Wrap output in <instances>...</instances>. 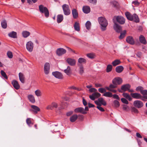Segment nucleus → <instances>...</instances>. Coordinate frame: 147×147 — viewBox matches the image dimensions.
<instances>
[{
	"mask_svg": "<svg viewBox=\"0 0 147 147\" xmlns=\"http://www.w3.org/2000/svg\"><path fill=\"white\" fill-rule=\"evenodd\" d=\"M99 24L101 26V28L102 31L106 30V27L108 25V22L106 19L104 17H100L98 18Z\"/></svg>",
	"mask_w": 147,
	"mask_h": 147,
	"instance_id": "f257e3e1",
	"label": "nucleus"
},
{
	"mask_svg": "<svg viewBox=\"0 0 147 147\" xmlns=\"http://www.w3.org/2000/svg\"><path fill=\"white\" fill-rule=\"evenodd\" d=\"M39 10L40 12L44 14L45 17L48 18L49 16V11L47 8L41 5L39 6Z\"/></svg>",
	"mask_w": 147,
	"mask_h": 147,
	"instance_id": "f03ea898",
	"label": "nucleus"
},
{
	"mask_svg": "<svg viewBox=\"0 0 147 147\" xmlns=\"http://www.w3.org/2000/svg\"><path fill=\"white\" fill-rule=\"evenodd\" d=\"M64 14L66 15H69L71 13L70 10L69 5L66 4H64L62 6Z\"/></svg>",
	"mask_w": 147,
	"mask_h": 147,
	"instance_id": "7ed1b4c3",
	"label": "nucleus"
},
{
	"mask_svg": "<svg viewBox=\"0 0 147 147\" xmlns=\"http://www.w3.org/2000/svg\"><path fill=\"white\" fill-rule=\"evenodd\" d=\"M26 49L29 52H32L33 50L34 47L33 43L31 41H28L26 43Z\"/></svg>",
	"mask_w": 147,
	"mask_h": 147,
	"instance_id": "20e7f679",
	"label": "nucleus"
},
{
	"mask_svg": "<svg viewBox=\"0 0 147 147\" xmlns=\"http://www.w3.org/2000/svg\"><path fill=\"white\" fill-rule=\"evenodd\" d=\"M115 19L117 21L121 24H124L125 22V19L123 17L120 16H115L114 19Z\"/></svg>",
	"mask_w": 147,
	"mask_h": 147,
	"instance_id": "39448f33",
	"label": "nucleus"
},
{
	"mask_svg": "<svg viewBox=\"0 0 147 147\" xmlns=\"http://www.w3.org/2000/svg\"><path fill=\"white\" fill-rule=\"evenodd\" d=\"M113 22L114 23L113 28L118 33L120 32L122 30V27L116 23L114 19H113Z\"/></svg>",
	"mask_w": 147,
	"mask_h": 147,
	"instance_id": "423d86ee",
	"label": "nucleus"
},
{
	"mask_svg": "<svg viewBox=\"0 0 147 147\" xmlns=\"http://www.w3.org/2000/svg\"><path fill=\"white\" fill-rule=\"evenodd\" d=\"M133 105L135 107L139 109L143 107L144 104L142 101L137 100L134 101Z\"/></svg>",
	"mask_w": 147,
	"mask_h": 147,
	"instance_id": "0eeeda50",
	"label": "nucleus"
},
{
	"mask_svg": "<svg viewBox=\"0 0 147 147\" xmlns=\"http://www.w3.org/2000/svg\"><path fill=\"white\" fill-rule=\"evenodd\" d=\"M131 86L129 84H126L123 85L121 86V89H118V91L120 92H122V91H126L127 90H128L130 88Z\"/></svg>",
	"mask_w": 147,
	"mask_h": 147,
	"instance_id": "6e6552de",
	"label": "nucleus"
},
{
	"mask_svg": "<svg viewBox=\"0 0 147 147\" xmlns=\"http://www.w3.org/2000/svg\"><path fill=\"white\" fill-rule=\"evenodd\" d=\"M122 81V80L121 78L117 77L113 80L112 82L113 84H115L117 86V85L121 84Z\"/></svg>",
	"mask_w": 147,
	"mask_h": 147,
	"instance_id": "1a4fd4ad",
	"label": "nucleus"
},
{
	"mask_svg": "<svg viewBox=\"0 0 147 147\" xmlns=\"http://www.w3.org/2000/svg\"><path fill=\"white\" fill-rule=\"evenodd\" d=\"M58 107V104L55 102H53L51 104L48 105L47 108L46 109L47 110H53L54 108H56Z\"/></svg>",
	"mask_w": 147,
	"mask_h": 147,
	"instance_id": "9d476101",
	"label": "nucleus"
},
{
	"mask_svg": "<svg viewBox=\"0 0 147 147\" xmlns=\"http://www.w3.org/2000/svg\"><path fill=\"white\" fill-rule=\"evenodd\" d=\"M50 65L49 63H45L44 66V71L45 74H48L50 71Z\"/></svg>",
	"mask_w": 147,
	"mask_h": 147,
	"instance_id": "9b49d317",
	"label": "nucleus"
},
{
	"mask_svg": "<svg viewBox=\"0 0 147 147\" xmlns=\"http://www.w3.org/2000/svg\"><path fill=\"white\" fill-rule=\"evenodd\" d=\"M52 74L54 76L57 78L60 79L63 78V76L62 74L59 71H56L53 72Z\"/></svg>",
	"mask_w": 147,
	"mask_h": 147,
	"instance_id": "f8f14e48",
	"label": "nucleus"
},
{
	"mask_svg": "<svg viewBox=\"0 0 147 147\" xmlns=\"http://www.w3.org/2000/svg\"><path fill=\"white\" fill-rule=\"evenodd\" d=\"M101 94L98 92H95L91 95L89 96L90 98L92 100H94L96 98H97L100 96Z\"/></svg>",
	"mask_w": 147,
	"mask_h": 147,
	"instance_id": "ddd939ff",
	"label": "nucleus"
},
{
	"mask_svg": "<svg viewBox=\"0 0 147 147\" xmlns=\"http://www.w3.org/2000/svg\"><path fill=\"white\" fill-rule=\"evenodd\" d=\"M66 52V50L62 48H59L57 49L56 53L59 56H61L65 54Z\"/></svg>",
	"mask_w": 147,
	"mask_h": 147,
	"instance_id": "4468645a",
	"label": "nucleus"
},
{
	"mask_svg": "<svg viewBox=\"0 0 147 147\" xmlns=\"http://www.w3.org/2000/svg\"><path fill=\"white\" fill-rule=\"evenodd\" d=\"M66 62L71 66H74L76 64V60L74 59L68 58L66 59Z\"/></svg>",
	"mask_w": 147,
	"mask_h": 147,
	"instance_id": "2eb2a0df",
	"label": "nucleus"
},
{
	"mask_svg": "<svg viewBox=\"0 0 147 147\" xmlns=\"http://www.w3.org/2000/svg\"><path fill=\"white\" fill-rule=\"evenodd\" d=\"M126 40L127 43L131 45H134L135 44L134 39L132 36H129L127 37Z\"/></svg>",
	"mask_w": 147,
	"mask_h": 147,
	"instance_id": "dca6fc26",
	"label": "nucleus"
},
{
	"mask_svg": "<svg viewBox=\"0 0 147 147\" xmlns=\"http://www.w3.org/2000/svg\"><path fill=\"white\" fill-rule=\"evenodd\" d=\"M131 95L132 98L136 99H141L142 98V96L138 93H131Z\"/></svg>",
	"mask_w": 147,
	"mask_h": 147,
	"instance_id": "f3484780",
	"label": "nucleus"
},
{
	"mask_svg": "<svg viewBox=\"0 0 147 147\" xmlns=\"http://www.w3.org/2000/svg\"><path fill=\"white\" fill-rule=\"evenodd\" d=\"M12 84L14 88L16 90L19 89L20 87L18 82L15 80H13L12 82Z\"/></svg>",
	"mask_w": 147,
	"mask_h": 147,
	"instance_id": "a211bd4d",
	"label": "nucleus"
},
{
	"mask_svg": "<svg viewBox=\"0 0 147 147\" xmlns=\"http://www.w3.org/2000/svg\"><path fill=\"white\" fill-rule=\"evenodd\" d=\"M74 111L76 113H80L83 114H85L87 113V112L85 111L84 108L81 107L76 109L74 110Z\"/></svg>",
	"mask_w": 147,
	"mask_h": 147,
	"instance_id": "6ab92c4d",
	"label": "nucleus"
},
{
	"mask_svg": "<svg viewBox=\"0 0 147 147\" xmlns=\"http://www.w3.org/2000/svg\"><path fill=\"white\" fill-rule=\"evenodd\" d=\"M139 40L141 43L146 45L147 43L145 37L142 35H140L139 37Z\"/></svg>",
	"mask_w": 147,
	"mask_h": 147,
	"instance_id": "aec40b11",
	"label": "nucleus"
},
{
	"mask_svg": "<svg viewBox=\"0 0 147 147\" xmlns=\"http://www.w3.org/2000/svg\"><path fill=\"white\" fill-rule=\"evenodd\" d=\"M141 94L143 95L142 96L141 100L143 101L144 100V99H147V90H143L141 92Z\"/></svg>",
	"mask_w": 147,
	"mask_h": 147,
	"instance_id": "412c9836",
	"label": "nucleus"
},
{
	"mask_svg": "<svg viewBox=\"0 0 147 147\" xmlns=\"http://www.w3.org/2000/svg\"><path fill=\"white\" fill-rule=\"evenodd\" d=\"M31 107L32 108V110H30V111H33L35 114L37 113L38 112L40 111V108L37 106L32 105L31 106Z\"/></svg>",
	"mask_w": 147,
	"mask_h": 147,
	"instance_id": "4be33fe9",
	"label": "nucleus"
},
{
	"mask_svg": "<svg viewBox=\"0 0 147 147\" xmlns=\"http://www.w3.org/2000/svg\"><path fill=\"white\" fill-rule=\"evenodd\" d=\"M83 12L85 13H88L90 11V8L88 6H84L82 8Z\"/></svg>",
	"mask_w": 147,
	"mask_h": 147,
	"instance_id": "5701e85b",
	"label": "nucleus"
},
{
	"mask_svg": "<svg viewBox=\"0 0 147 147\" xmlns=\"http://www.w3.org/2000/svg\"><path fill=\"white\" fill-rule=\"evenodd\" d=\"M72 14L74 18L76 19L78 17V13L77 10L75 9H74L72 11Z\"/></svg>",
	"mask_w": 147,
	"mask_h": 147,
	"instance_id": "b1692460",
	"label": "nucleus"
},
{
	"mask_svg": "<svg viewBox=\"0 0 147 147\" xmlns=\"http://www.w3.org/2000/svg\"><path fill=\"white\" fill-rule=\"evenodd\" d=\"M125 15L127 19L128 20L130 21L133 20L132 18L133 15H132L129 12L127 11L125 13Z\"/></svg>",
	"mask_w": 147,
	"mask_h": 147,
	"instance_id": "393cba45",
	"label": "nucleus"
},
{
	"mask_svg": "<svg viewBox=\"0 0 147 147\" xmlns=\"http://www.w3.org/2000/svg\"><path fill=\"white\" fill-rule=\"evenodd\" d=\"M74 27L75 30L78 32L80 31V26L78 22H75L74 25Z\"/></svg>",
	"mask_w": 147,
	"mask_h": 147,
	"instance_id": "a878e982",
	"label": "nucleus"
},
{
	"mask_svg": "<svg viewBox=\"0 0 147 147\" xmlns=\"http://www.w3.org/2000/svg\"><path fill=\"white\" fill-rule=\"evenodd\" d=\"M64 71L68 75H69L71 74L72 72L71 68L69 66H68L67 68L64 70Z\"/></svg>",
	"mask_w": 147,
	"mask_h": 147,
	"instance_id": "bb28decb",
	"label": "nucleus"
},
{
	"mask_svg": "<svg viewBox=\"0 0 147 147\" xmlns=\"http://www.w3.org/2000/svg\"><path fill=\"white\" fill-rule=\"evenodd\" d=\"M78 62L79 64H78L81 65L82 64H85L86 61L85 59L82 57H80L78 60Z\"/></svg>",
	"mask_w": 147,
	"mask_h": 147,
	"instance_id": "cd10ccee",
	"label": "nucleus"
},
{
	"mask_svg": "<svg viewBox=\"0 0 147 147\" xmlns=\"http://www.w3.org/2000/svg\"><path fill=\"white\" fill-rule=\"evenodd\" d=\"M28 98L29 101L32 103H34L35 102L34 96L32 94H29L28 96Z\"/></svg>",
	"mask_w": 147,
	"mask_h": 147,
	"instance_id": "c85d7f7f",
	"label": "nucleus"
},
{
	"mask_svg": "<svg viewBox=\"0 0 147 147\" xmlns=\"http://www.w3.org/2000/svg\"><path fill=\"white\" fill-rule=\"evenodd\" d=\"M63 17L62 14L58 15L57 16V22L58 23H61L63 20Z\"/></svg>",
	"mask_w": 147,
	"mask_h": 147,
	"instance_id": "c756f323",
	"label": "nucleus"
},
{
	"mask_svg": "<svg viewBox=\"0 0 147 147\" xmlns=\"http://www.w3.org/2000/svg\"><path fill=\"white\" fill-rule=\"evenodd\" d=\"M123 67L122 66H119L115 68L116 71L118 73L121 72L123 70Z\"/></svg>",
	"mask_w": 147,
	"mask_h": 147,
	"instance_id": "7c9ffc66",
	"label": "nucleus"
},
{
	"mask_svg": "<svg viewBox=\"0 0 147 147\" xmlns=\"http://www.w3.org/2000/svg\"><path fill=\"white\" fill-rule=\"evenodd\" d=\"M78 116L76 114L74 115L70 118V120L71 122H75L78 119Z\"/></svg>",
	"mask_w": 147,
	"mask_h": 147,
	"instance_id": "2f4dec72",
	"label": "nucleus"
},
{
	"mask_svg": "<svg viewBox=\"0 0 147 147\" xmlns=\"http://www.w3.org/2000/svg\"><path fill=\"white\" fill-rule=\"evenodd\" d=\"M8 35L10 37L13 38H16L17 37V33L16 32L14 31H12L9 33Z\"/></svg>",
	"mask_w": 147,
	"mask_h": 147,
	"instance_id": "473e14b6",
	"label": "nucleus"
},
{
	"mask_svg": "<svg viewBox=\"0 0 147 147\" xmlns=\"http://www.w3.org/2000/svg\"><path fill=\"white\" fill-rule=\"evenodd\" d=\"M132 18L133 20L136 23L139 22V19L138 15L136 14H134L133 15Z\"/></svg>",
	"mask_w": 147,
	"mask_h": 147,
	"instance_id": "72a5a7b5",
	"label": "nucleus"
},
{
	"mask_svg": "<svg viewBox=\"0 0 147 147\" xmlns=\"http://www.w3.org/2000/svg\"><path fill=\"white\" fill-rule=\"evenodd\" d=\"M19 76L20 81L22 83H24V77L22 73L20 72L19 74Z\"/></svg>",
	"mask_w": 147,
	"mask_h": 147,
	"instance_id": "f704fd0d",
	"label": "nucleus"
},
{
	"mask_svg": "<svg viewBox=\"0 0 147 147\" xmlns=\"http://www.w3.org/2000/svg\"><path fill=\"white\" fill-rule=\"evenodd\" d=\"M30 34V33L26 31H23L22 32V35L23 37L24 38H27Z\"/></svg>",
	"mask_w": 147,
	"mask_h": 147,
	"instance_id": "c9c22d12",
	"label": "nucleus"
},
{
	"mask_svg": "<svg viewBox=\"0 0 147 147\" xmlns=\"http://www.w3.org/2000/svg\"><path fill=\"white\" fill-rule=\"evenodd\" d=\"M121 61L119 59H116L114 60L112 62V64L114 66H115L116 65L120 64Z\"/></svg>",
	"mask_w": 147,
	"mask_h": 147,
	"instance_id": "e433bc0d",
	"label": "nucleus"
},
{
	"mask_svg": "<svg viewBox=\"0 0 147 147\" xmlns=\"http://www.w3.org/2000/svg\"><path fill=\"white\" fill-rule=\"evenodd\" d=\"M123 96L129 101H131L132 99L130 96L127 93H124L123 94Z\"/></svg>",
	"mask_w": 147,
	"mask_h": 147,
	"instance_id": "4c0bfd02",
	"label": "nucleus"
},
{
	"mask_svg": "<svg viewBox=\"0 0 147 147\" xmlns=\"http://www.w3.org/2000/svg\"><path fill=\"white\" fill-rule=\"evenodd\" d=\"M98 100L100 103V104L104 106H106L107 105V103L105 100L102 98H100L98 99Z\"/></svg>",
	"mask_w": 147,
	"mask_h": 147,
	"instance_id": "58836bf2",
	"label": "nucleus"
},
{
	"mask_svg": "<svg viewBox=\"0 0 147 147\" xmlns=\"http://www.w3.org/2000/svg\"><path fill=\"white\" fill-rule=\"evenodd\" d=\"M1 26L4 29H5L7 28V22L6 20H3L1 23Z\"/></svg>",
	"mask_w": 147,
	"mask_h": 147,
	"instance_id": "ea45409f",
	"label": "nucleus"
},
{
	"mask_svg": "<svg viewBox=\"0 0 147 147\" xmlns=\"http://www.w3.org/2000/svg\"><path fill=\"white\" fill-rule=\"evenodd\" d=\"M117 87V86L115 84H111L110 85L109 87H106L105 88L108 90V88H109V89H112L116 88Z\"/></svg>",
	"mask_w": 147,
	"mask_h": 147,
	"instance_id": "a19ab883",
	"label": "nucleus"
},
{
	"mask_svg": "<svg viewBox=\"0 0 147 147\" xmlns=\"http://www.w3.org/2000/svg\"><path fill=\"white\" fill-rule=\"evenodd\" d=\"M103 96L107 97H111L113 95L111 92H105L103 94Z\"/></svg>",
	"mask_w": 147,
	"mask_h": 147,
	"instance_id": "79ce46f5",
	"label": "nucleus"
},
{
	"mask_svg": "<svg viewBox=\"0 0 147 147\" xmlns=\"http://www.w3.org/2000/svg\"><path fill=\"white\" fill-rule=\"evenodd\" d=\"M113 68V66L112 65L110 64L108 65L107 67L106 71L108 73L112 71Z\"/></svg>",
	"mask_w": 147,
	"mask_h": 147,
	"instance_id": "37998d69",
	"label": "nucleus"
},
{
	"mask_svg": "<svg viewBox=\"0 0 147 147\" xmlns=\"http://www.w3.org/2000/svg\"><path fill=\"white\" fill-rule=\"evenodd\" d=\"M126 33V31L125 30H124L122 32H121L120 36L119 37V38L120 39H122L125 36Z\"/></svg>",
	"mask_w": 147,
	"mask_h": 147,
	"instance_id": "c03bdc74",
	"label": "nucleus"
},
{
	"mask_svg": "<svg viewBox=\"0 0 147 147\" xmlns=\"http://www.w3.org/2000/svg\"><path fill=\"white\" fill-rule=\"evenodd\" d=\"M35 95L38 97H39L42 95L41 91L39 90H37L35 91Z\"/></svg>",
	"mask_w": 147,
	"mask_h": 147,
	"instance_id": "a18cd8bd",
	"label": "nucleus"
},
{
	"mask_svg": "<svg viewBox=\"0 0 147 147\" xmlns=\"http://www.w3.org/2000/svg\"><path fill=\"white\" fill-rule=\"evenodd\" d=\"M85 25L86 29L88 30H89L90 29L91 26L90 22L89 21H87Z\"/></svg>",
	"mask_w": 147,
	"mask_h": 147,
	"instance_id": "49530a36",
	"label": "nucleus"
},
{
	"mask_svg": "<svg viewBox=\"0 0 147 147\" xmlns=\"http://www.w3.org/2000/svg\"><path fill=\"white\" fill-rule=\"evenodd\" d=\"M78 65L80 67V73L81 74H82L84 72V67L82 65L78 64Z\"/></svg>",
	"mask_w": 147,
	"mask_h": 147,
	"instance_id": "de8ad7c7",
	"label": "nucleus"
},
{
	"mask_svg": "<svg viewBox=\"0 0 147 147\" xmlns=\"http://www.w3.org/2000/svg\"><path fill=\"white\" fill-rule=\"evenodd\" d=\"M1 76L6 79H7L8 77L5 73L3 70H1Z\"/></svg>",
	"mask_w": 147,
	"mask_h": 147,
	"instance_id": "09e8293b",
	"label": "nucleus"
},
{
	"mask_svg": "<svg viewBox=\"0 0 147 147\" xmlns=\"http://www.w3.org/2000/svg\"><path fill=\"white\" fill-rule=\"evenodd\" d=\"M113 105L115 107H119L120 104L118 101L115 100L113 102Z\"/></svg>",
	"mask_w": 147,
	"mask_h": 147,
	"instance_id": "8fccbe9b",
	"label": "nucleus"
},
{
	"mask_svg": "<svg viewBox=\"0 0 147 147\" xmlns=\"http://www.w3.org/2000/svg\"><path fill=\"white\" fill-rule=\"evenodd\" d=\"M26 122L27 124L29 126H30L31 124H33L30 118H28L26 120Z\"/></svg>",
	"mask_w": 147,
	"mask_h": 147,
	"instance_id": "3c124183",
	"label": "nucleus"
},
{
	"mask_svg": "<svg viewBox=\"0 0 147 147\" xmlns=\"http://www.w3.org/2000/svg\"><path fill=\"white\" fill-rule=\"evenodd\" d=\"M112 3L113 6L115 8H117L119 5L118 3L116 1H114L112 2Z\"/></svg>",
	"mask_w": 147,
	"mask_h": 147,
	"instance_id": "603ef678",
	"label": "nucleus"
},
{
	"mask_svg": "<svg viewBox=\"0 0 147 147\" xmlns=\"http://www.w3.org/2000/svg\"><path fill=\"white\" fill-rule=\"evenodd\" d=\"M121 100L122 102L126 104H128L129 102L125 98H122L121 99Z\"/></svg>",
	"mask_w": 147,
	"mask_h": 147,
	"instance_id": "864d4df0",
	"label": "nucleus"
},
{
	"mask_svg": "<svg viewBox=\"0 0 147 147\" xmlns=\"http://www.w3.org/2000/svg\"><path fill=\"white\" fill-rule=\"evenodd\" d=\"M7 55L8 57L9 58H12L13 57V54L10 51H8L7 53Z\"/></svg>",
	"mask_w": 147,
	"mask_h": 147,
	"instance_id": "5fc2aeb1",
	"label": "nucleus"
},
{
	"mask_svg": "<svg viewBox=\"0 0 147 147\" xmlns=\"http://www.w3.org/2000/svg\"><path fill=\"white\" fill-rule=\"evenodd\" d=\"M98 90L99 92L101 93H103L104 92H105L106 91V90L103 88H99Z\"/></svg>",
	"mask_w": 147,
	"mask_h": 147,
	"instance_id": "6e6d98bb",
	"label": "nucleus"
},
{
	"mask_svg": "<svg viewBox=\"0 0 147 147\" xmlns=\"http://www.w3.org/2000/svg\"><path fill=\"white\" fill-rule=\"evenodd\" d=\"M143 90V87L142 86H138L137 87L136 89V90L137 91H140L141 93V92Z\"/></svg>",
	"mask_w": 147,
	"mask_h": 147,
	"instance_id": "4d7b16f0",
	"label": "nucleus"
},
{
	"mask_svg": "<svg viewBox=\"0 0 147 147\" xmlns=\"http://www.w3.org/2000/svg\"><path fill=\"white\" fill-rule=\"evenodd\" d=\"M87 56L89 58L91 59H93L94 57V55L92 53L88 54L87 55Z\"/></svg>",
	"mask_w": 147,
	"mask_h": 147,
	"instance_id": "13d9d810",
	"label": "nucleus"
},
{
	"mask_svg": "<svg viewBox=\"0 0 147 147\" xmlns=\"http://www.w3.org/2000/svg\"><path fill=\"white\" fill-rule=\"evenodd\" d=\"M112 96L113 97V98L116 99L117 100H120V98L119 96L116 94H114Z\"/></svg>",
	"mask_w": 147,
	"mask_h": 147,
	"instance_id": "bf43d9fd",
	"label": "nucleus"
},
{
	"mask_svg": "<svg viewBox=\"0 0 147 147\" xmlns=\"http://www.w3.org/2000/svg\"><path fill=\"white\" fill-rule=\"evenodd\" d=\"M96 107L101 111L103 112L105 111L104 109L102 107H101V106H97Z\"/></svg>",
	"mask_w": 147,
	"mask_h": 147,
	"instance_id": "052dcab7",
	"label": "nucleus"
},
{
	"mask_svg": "<svg viewBox=\"0 0 147 147\" xmlns=\"http://www.w3.org/2000/svg\"><path fill=\"white\" fill-rule=\"evenodd\" d=\"M129 108V107L127 105H123V109L124 110L127 111Z\"/></svg>",
	"mask_w": 147,
	"mask_h": 147,
	"instance_id": "680f3d73",
	"label": "nucleus"
},
{
	"mask_svg": "<svg viewBox=\"0 0 147 147\" xmlns=\"http://www.w3.org/2000/svg\"><path fill=\"white\" fill-rule=\"evenodd\" d=\"M89 91L90 92H95L97 91V90L94 88H91L89 89Z\"/></svg>",
	"mask_w": 147,
	"mask_h": 147,
	"instance_id": "e2e57ef3",
	"label": "nucleus"
},
{
	"mask_svg": "<svg viewBox=\"0 0 147 147\" xmlns=\"http://www.w3.org/2000/svg\"><path fill=\"white\" fill-rule=\"evenodd\" d=\"M132 112H134L135 113H138V110L136 109L135 108L133 107L132 108Z\"/></svg>",
	"mask_w": 147,
	"mask_h": 147,
	"instance_id": "0e129e2a",
	"label": "nucleus"
},
{
	"mask_svg": "<svg viewBox=\"0 0 147 147\" xmlns=\"http://www.w3.org/2000/svg\"><path fill=\"white\" fill-rule=\"evenodd\" d=\"M132 3L134 4L135 5H138L139 4V2L137 0L132 1Z\"/></svg>",
	"mask_w": 147,
	"mask_h": 147,
	"instance_id": "69168bd1",
	"label": "nucleus"
},
{
	"mask_svg": "<svg viewBox=\"0 0 147 147\" xmlns=\"http://www.w3.org/2000/svg\"><path fill=\"white\" fill-rule=\"evenodd\" d=\"M82 101L83 104L84 106H86L87 105V103L86 100L83 98Z\"/></svg>",
	"mask_w": 147,
	"mask_h": 147,
	"instance_id": "338daca9",
	"label": "nucleus"
},
{
	"mask_svg": "<svg viewBox=\"0 0 147 147\" xmlns=\"http://www.w3.org/2000/svg\"><path fill=\"white\" fill-rule=\"evenodd\" d=\"M94 102L95 103L98 105V106H100L101 105L100 103L98 100H97L95 101Z\"/></svg>",
	"mask_w": 147,
	"mask_h": 147,
	"instance_id": "774afa93",
	"label": "nucleus"
}]
</instances>
